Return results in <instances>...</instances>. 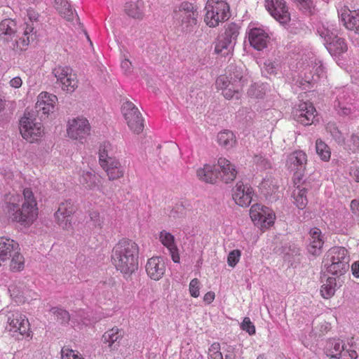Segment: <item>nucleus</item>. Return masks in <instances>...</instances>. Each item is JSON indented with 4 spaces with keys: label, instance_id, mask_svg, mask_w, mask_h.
I'll use <instances>...</instances> for the list:
<instances>
[{
    "label": "nucleus",
    "instance_id": "f257e3e1",
    "mask_svg": "<svg viewBox=\"0 0 359 359\" xmlns=\"http://www.w3.org/2000/svg\"><path fill=\"white\" fill-rule=\"evenodd\" d=\"M5 201L4 210L12 221L30 225L37 218V203L30 189H24L22 196L9 193L6 196Z\"/></svg>",
    "mask_w": 359,
    "mask_h": 359
},
{
    "label": "nucleus",
    "instance_id": "f03ea898",
    "mask_svg": "<svg viewBox=\"0 0 359 359\" xmlns=\"http://www.w3.org/2000/svg\"><path fill=\"white\" fill-rule=\"evenodd\" d=\"M139 247L134 241L123 238L114 247L111 262L116 269L124 275H130L138 267Z\"/></svg>",
    "mask_w": 359,
    "mask_h": 359
},
{
    "label": "nucleus",
    "instance_id": "7ed1b4c3",
    "mask_svg": "<svg viewBox=\"0 0 359 359\" xmlns=\"http://www.w3.org/2000/svg\"><path fill=\"white\" fill-rule=\"evenodd\" d=\"M247 79L241 68L231 67L227 75H221L216 80L217 88L222 90L223 96L230 100L240 99L241 91Z\"/></svg>",
    "mask_w": 359,
    "mask_h": 359
},
{
    "label": "nucleus",
    "instance_id": "20e7f679",
    "mask_svg": "<svg viewBox=\"0 0 359 359\" xmlns=\"http://www.w3.org/2000/svg\"><path fill=\"white\" fill-rule=\"evenodd\" d=\"M300 81L297 83L306 89L309 86H313L319 79L325 76V68L322 62L316 58L313 53H309L297 63Z\"/></svg>",
    "mask_w": 359,
    "mask_h": 359
},
{
    "label": "nucleus",
    "instance_id": "39448f33",
    "mask_svg": "<svg viewBox=\"0 0 359 359\" xmlns=\"http://www.w3.org/2000/svg\"><path fill=\"white\" fill-rule=\"evenodd\" d=\"M339 29L336 23L326 22L317 27V32L323 39L325 47L332 56H339L348 50L345 40L338 36Z\"/></svg>",
    "mask_w": 359,
    "mask_h": 359
},
{
    "label": "nucleus",
    "instance_id": "423d86ee",
    "mask_svg": "<svg viewBox=\"0 0 359 359\" xmlns=\"http://www.w3.org/2000/svg\"><path fill=\"white\" fill-rule=\"evenodd\" d=\"M349 261L346 249L343 247H334L327 252L325 265L329 273L341 275L348 270Z\"/></svg>",
    "mask_w": 359,
    "mask_h": 359
},
{
    "label": "nucleus",
    "instance_id": "0eeeda50",
    "mask_svg": "<svg viewBox=\"0 0 359 359\" xmlns=\"http://www.w3.org/2000/svg\"><path fill=\"white\" fill-rule=\"evenodd\" d=\"M204 22L210 27H216L229 18V4L222 0H208Z\"/></svg>",
    "mask_w": 359,
    "mask_h": 359
},
{
    "label": "nucleus",
    "instance_id": "6e6552de",
    "mask_svg": "<svg viewBox=\"0 0 359 359\" xmlns=\"http://www.w3.org/2000/svg\"><path fill=\"white\" fill-rule=\"evenodd\" d=\"M20 132L23 139L33 143L42 138L44 128L41 122L28 113L25 114L20 121Z\"/></svg>",
    "mask_w": 359,
    "mask_h": 359
},
{
    "label": "nucleus",
    "instance_id": "1a4fd4ad",
    "mask_svg": "<svg viewBox=\"0 0 359 359\" xmlns=\"http://www.w3.org/2000/svg\"><path fill=\"white\" fill-rule=\"evenodd\" d=\"M197 16L194 5L185 1L180 4L178 11H175L174 18L182 32H189L196 25Z\"/></svg>",
    "mask_w": 359,
    "mask_h": 359
},
{
    "label": "nucleus",
    "instance_id": "9d476101",
    "mask_svg": "<svg viewBox=\"0 0 359 359\" xmlns=\"http://www.w3.org/2000/svg\"><path fill=\"white\" fill-rule=\"evenodd\" d=\"M238 34V27L236 24L229 25L224 32L218 36L215 41V52L223 56L229 55L233 48Z\"/></svg>",
    "mask_w": 359,
    "mask_h": 359
},
{
    "label": "nucleus",
    "instance_id": "9b49d317",
    "mask_svg": "<svg viewBox=\"0 0 359 359\" xmlns=\"http://www.w3.org/2000/svg\"><path fill=\"white\" fill-rule=\"evenodd\" d=\"M250 216L255 225L261 229H269L274 224L276 219L274 212L259 203L251 206Z\"/></svg>",
    "mask_w": 359,
    "mask_h": 359
},
{
    "label": "nucleus",
    "instance_id": "f8f14e48",
    "mask_svg": "<svg viewBox=\"0 0 359 359\" xmlns=\"http://www.w3.org/2000/svg\"><path fill=\"white\" fill-rule=\"evenodd\" d=\"M62 90L74 92L78 87V79L73 69L66 65H57L52 71Z\"/></svg>",
    "mask_w": 359,
    "mask_h": 359
},
{
    "label": "nucleus",
    "instance_id": "ddd939ff",
    "mask_svg": "<svg viewBox=\"0 0 359 359\" xmlns=\"http://www.w3.org/2000/svg\"><path fill=\"white\" fill-rule=\"evenodd\" d=\"M90 128L88 120L83 116H79L68 121L67 133L70 139L82 142L90 135Z\"/></svg>",
    "mask_w": 359,
    "mask_h": 359
},
{
    "label": "nucleus",
    "instance_id": "4468645a",
    "mask_svg": "<svg viewBox=\"0 0 359 359\" xmlns=\"http://www.w3.org/2000/svg\"><path fill=\"white\" fill-rule=\"evenodd\" d=\"M121 112L130 130L137 134L143 130L144 124L142 114L132 102L125 101L122 104Z\"/></svg>",
    "mask_w": 359,
    "mask_h": 359
},
{
    "label": "nucleus",
    "instance_id": "2eb2a0df",
    "mask_svg": "<svg viewBox=\"0 0 359 359\" xmlns=\"http://www.w3.org/2000/svg\"><path fill=\"white\" fill-rule=\"evenodd\" d=\"M246 36L250 46L257 50L266 48L270 39L269 29L266 27L253 23L248 25Z\"/></svg>",
    "mask_w": 359,
    "mask_h": 359
},
{
    "label": "nucleus",
    "instance_id": "dca6fc26",
    "mask_svg": "<svg viewBox=\"0 0 359 359\" xmlns=\"http://www.w3.org/2000/svg\"><path fill=\"white\" fill-rule=\"evenodd\" d=\"M27 19H25V22L21 25L22 34L25 37L16 41L17 47L21 49H26L30 41L34 40V23L38 20L39 15L34 10L29 8L27 10Z\"/></svg>",
    "mask_w": 359,
    "mask_h": 359
},
{
    "label": "nucleus",
    "instance_id": "f3484780",
    "mask_svg": "<svg viewBox=\"0 0 359 359\" xmlns=\"http://www.w3.org/2000/svg\"><path fill=\"white\" fill-rule=\"evenodd\" d=\"M24 37L22 34L21 26L17 28L16 22L13 20L5 19L0 22V39L4 41L15 39L11 46L14 50H23L17 47L16 41H19L20 38Z\"/></svg>",
    "mask_w": 359,
    "mask_h": 359
},
{
    "label": "nucleus",
    "instance_id": "a211bd4d",
    "mask_svg": "<svg viewBox=\"0 0 359 359\" xmlns=\"http://www.w3.org/2000/svg\"><path fill=\"white\" fill-rule=\"evenodd\" d=\"M294 119L304 126H310L315 123L317 111L311 102L299 103L292 111Z\"/></svg>",
    "mask_w": 359,
    "mask_h": 359
},
{
    "label": "nucleus",
    "instance_id": "6ab92c4d",
    "mask_svg": "<svg viewBox=\"0 0 359 359\" xmlns=\"http://www.w3.org/2000/svg\"><path fill=\"white\" fill-rule=\"evenodd\" d=\"M76 173L79 176L78 180L82 187L87 190L101 191L102 177L92 168H89L88 170L76 168Z\"/></svg>",
    "mask_w": 359,
    "mask_h": 359
},
{
    "label": "nucleus",
    "instance_id": "aec40b11",
    "mask_svg": "<svg viewBox=\"0 0 359 359\" xmlns=\"http://www.w3.org/2000/svg\"><path fill=\"white\" fill-rule=\"evenodd\" d=\"M266 8L280 24H286L290 21V14L284 0H266Z\"/></svg>",
    "mask_w": 359,
    "mask_h": 359
},
{
    "label": "nucleus",
    "instance_id": "412c9836",
    "mask_svg": "<svg viewBox=\"0 0 359 359\" xmlns=\"http://www.w3.org/2000/svg\"><path fill=\"white\" fill-rule=\"evenodd\" d=\"M75 212V207L71 201H65L60 204L55 213L57 224L63 229L69 230L72 228V215Z\"/></svg>",
    "mask_w": 359,
    "mask_h": 359
},
{
    "label": "nucleus",
    "instance_id": "4be33fe9",
    "mask_svg": "<svg viewBox=\"0 0 359 359\" xmlns=\"http://www.w3.org/2000/svg\"><path fill=\"white\" fill-rule=\"evenodd\" d=\"M253 194V189L241 182L236 183L232 191L233 201L241 207H248L251 203Z\"/></svg>",
    "mask_w": 359,
    "mask_h": 359
},
{
    "label": "nucleus",
    "instance_id": "5701e85b",
    "mask_svg": "<svg viewBox=\"0 0 359 359\" xmlns=\"http://www.w3.org/2000/svg\"><path fill=\"white\" fill-rule=\"evenodd\" d=\"M145 270L147 276L154 280L161 279L166 271V264L163 257L154 256L147 259Z\"/></svg>",
    "mask_w": 359,
    "mask_h": 359
},
{
    "label": "nucleus",
    "instance_id": "b1692460",
    "mask_svg": "<svg viewBox=\"0 0 359 359\" xmlns=\"http://www.w3.org/2000/svg\"><path fill=\"white\" fill-rule=\"evenodd\" d=\"M9 330L19 332L20 334H28L29 323L25 315L19 311H13L8 318Z\"/></svg>",
    "mask_w": 359,
    "mask_h": 359
},
{
    "label": "nucleus",
    "instance_id": "393cba45",
    "mask_svg": "<svg viewBox=\"0 0 359 359\" xmlns=\"http://www.w3.org/2000/svg\"><path fill=\"white\" fill-rule=\"evenodd\" d=\"M158 241L167 249L173 262L179 263L180 257L175 237L170 232L162 230L158 233Z\"/></svg>",
    "mask_w": 359,
    "mask_h": 359
},
{
    "label": "nucleus",
    "instance_id": "a878e982",
    "mask_svg": "<svg viewBox=\"0 0 359 359\" xmlns=\"http://www.w3.org/2000/svg\"><path fill=\"white\" fill-rule=\"evenodd\" d=\"M57 102V97L56 95L48 92H41L37 96L36 109L39 113L41 112L43 114L48 116L54 111Z\"/></svg>",
    "mask_w": 359,
    "mask_h": 359
},
{
    "label": "nucleus",
    "instance_id": "bb28decb",
    "mask_svg": "<svg viewBox=\"0 0 359 359\" xmlns=\"http://www.w3.org/2000/svg\"><path fill=\"white\" fill-rule=\"evenodd\" d=\"M338 14L347 29L359 34V11H351L347 7H344L338 11Z\"/></svg>",
    "mask_w": 359,
    "mask_h": 359
},
{
    "label": "nucleus",
    "instance_id": "cd10ccee",
    "mask_svg": "<svg viewBox=\"0 0 359 359\" xmlns=\"http://www.w3.org/2000/svg\"><path fill=\"white\" fill-rule=\"evenodd\" d=\"M217 172L219 178L225 183L233 181L236 177L237 171L235 165L225 158H219L217 160Z\"/></svg>",
    "mask_w": 359,
    "mask_h": 359
},
{
    "label": "nucleus",
    "instance_id": "c85d7f7f",
    "mask_svg": "<svg viewBox=\"0 0 359 359\" xmlns=\"http://www.w3.org/2000/svg\"><path fill=\"white\" fill-rule=\"evenodd\" d=\"M111 181L122 177L125 170L118 158H110L100 164Z\"/></svg>",
    "mask_w": 359,
    "mask_h": 359
},
{
    "label": "nucleus",
    "instance_id": "c756f323",
    "mask_svg": "<svg viewBox=\"0 0 359 359\" xmlns=\"http://www.w3.org/2000/svg\"><path fill=\"white\" fill-rule=\"evenodd\" d=\"M18 247V243L14 240L6 236L0 237V266L10 260Z\"/></svg>",
    "mask_w": 359,
    "mask_h": 359
},
{
    "label": "nucleus",
    "instance_id": "7c9ffc66",
    "mask_svg": "<svg viewBox=\"0 0 359 359\" xmlns=\"http://www.w3.org/2000/svg\"><path fill=\"white\" fill-rule=\"evenodd\" d=\"M306 162V154L302 151H296L288 156L286 165L290 170L301 172L305 170Z\"/></svg>",
    "mask_w": 359,
    "mask_h": 359
},
{
    "label": "nucleus",
    "instance_id": "2f4dec72",
    "mask_svg": "<svg viewBox=\"0 0 359 359\" xmlns=\"http://www.w3.org/2000/svg\"><path fill=\"white\" fill-rule=\"evenodd\" d=\"M8 291L11 297L15 299L16 302L25 303L29 302L33 299H36L38 294L32 290L22 287V286L10 285Z\"/></svg>",
    "mask_w": 359,
    "mask_h": 359
},
{
    "label": "nucleus",
    "instance_id": "473e14b6",
    "mask_svg": "<svg viewBox=\"0 0 359 359\" xmlns=\"http://www.w3.org/2000/svg\"><path fill=\"white\" fill-rule=\"evenodd\" d=\"M196 176L199 180L209 184H215L219 179L217 168L215 165L208 163L197 169Z\"/></svg>",
    "mask_w": 359,
    "mask_h": 359
},
{
    "label": "nucleus",
    "instance_id": "72a5a7b5",
    "mask_svg": "<svg viewBox=\"0 0 359 359\" xmlns=\"http://www.w3.org/2000/svg\"><path fill=\"white\" fill-rule=\"evenodd\" d=\"M326 354L330 359H344L346 354L344 344L339 339H331L327 342Z\"/></svg>",
    "mask_w": 359,
    "mask_h": 359
},
{
    "label": "nucleus",
    "instance_id": "f704fd0d",
    "mask_svg": "<svg viewBox=\"0 0 359 359\" xmlns=\"http://www.w3.org/2000/svg\"><path fill=\"white\" fill-rule=\"evenodd\" d=\"M310 244L308 247L309 252L313 255H318L320 253L324 241L319 229L315 227L310 230Z\"/></svg>",
    "mask_w": 359,
    "mask_h": 359
},
{
    "label": "nucleus",
    "instance_id": "c9c22d12",
    "mask_svg": "<svg viewBox=\"0 0 359 359\" xmlns=\"http://www.w3.org/2000/svg\"><path fill=\"white\" fill-rule=\"evenodd\" d=\"M122 336L123 334L121 330L117 327H113L103 334V342L110 348V350H115L119 346V343L122 339Z\"/></svg>",
    "mask_w": 359,
    "mask_h": 359
},
{
    "label": "nucleus",
    "instance_id": "e433bc0d",
    "mask_svg": "<svg viewBox=\"0 0 359 359\" xmlns=\"http://www.w3.org/2000/svg\"><path fill=\"white\" fill-rule=\"evenodd\" d=\"M208 359H235L232 351L221 348L219 343H213L208 349Z\"/></svg>",
    "mask_w": 359,
    "mask_h": 359
},
{
    "label": "nucleus",
    "instance_id": "4c0bfd02",
    "mask_svg": "<svg viewBox=\"0 0 359 359\" xmlns=\"http://www.w3.org/2000/svg\"><path fill=\"white\" fill-rule=\"evenodd\" d=\"M126 13L136 19H142L144 13V2L142 0H137L135 2L127 3L125 6Z\"/></svg>",
    "mask_w": 359,
    "mask_h": 359
},
{
    "label": "nucleus",
    "instance_id": "58836bf2",
    "mask_svg": "<svg viewBox=\"0 0 359 359\" xmlns=\"http://www.w3.org/2000/svg\"><path fill=\"white\" fill-rule=\"evenodd\" d=\"M116 147L114 146L109 142H104L100 147L99 149V162L100 164L110 158H116L117 153Z\"/></svg>",
    "mask_w": 359,
    "mask_h": 359
},
{
    "label": "nucleus",
    "instance_id": "ea45409f",
    "mask_svg": "<svg viewBox=\"0 0 359 359\" xmlns=\"http://www.w3.org/2000/svg\"><path fill=\"white\" fill-rule=\"evenodd\" d=\"M350 98L347 96V93L343 92L339 94L334 104V107L338 113L343 115H348L352 110Z\"/></svg>",
    "mask_w": 359,
    "mask_h": 359
},
{
    "label": "nucleus",
    "instance_id": "a19ab883",
    "mask_svg": "<svg viewBox=\"0 0 359 359\" xmlns=\"http://www.w3.org/2000/svg\"><path fill=\"white\" fill-rule=\"evenodd\" d=\"M217 142L226 149H231L236 144L235 135L230 130H224L218 133Z\"/></svg>",
    "mask_w": 359,
    "mask_h": 359
},
{
    "label": "nucleus",
    "instance_id": "79ce46f5",
    "mask_svg": "<svg viewBox=\"0 0 359 359\" xmlns=\"http://www.w3.org/2000/svg\"><path fill=\"white\" fill-rule=\"evenodd\" d=\"M280 69V63L278 60L267 59L261 67V71L264 76L269 77L271 75H276Z\"/></svg>",
    "mask_w": 359,
    "mask_h": 359
},
{
    "label": "nucleus",
    "instance_id": "37998d69",
    "mask_svg": "<svg viewBox=\"0 0 359 359\" xmlns=\"http://www.w3.org/2000/svg\"><path fill=\"white\" fill-rule=\"evenodd\" d=\"M337 280L334 277H329L322 285L320 293L323 298L329 299L332 297L336 291Z\"/></svg>",
    "mask_w": 359,
    "mask_h": 359
},
{
    "label": "nucleus",
    "instance_id": "c03bdc74",
    "mask_svg": "<svg viewBox=\"0 0 359 359\" xmlns=\"http://www.w3.org/2000/svg\"><path fill=\"white\" fill-rule=\"evenodd\" d=\"M10 268L13 271H19L24 269L25 259L20 252V248H17V252L12 254L10 260Z\"/></svg>",
    "mask_w": 359,
    "mask_h": 359
},
{
    "label": "nucleus",
    "instance_id": "a18cd8bd",
    "mask_svg": "<svg viewBox=\"0 0 359 359\" xmlns=\"http://www.w3.org/2000/svg\"><path fill=\"white\" fill-rule=\"evenodd\" d=\"M306 194V190L304 188L298 187L293 191L294 203L300 210L304 209L308 203Z\"/></svg>",
    "mask_w": 359,
    "mask_h": 359
},
{
    "label": "nucleus",
    "instance_id": "49530a36",
    "mask_svg": "<svg viewBox=\"0 0 359 359\" xmlns=\"http://www.w3.org/2000/svg\"><path fill=\"white\" fill-rule=\"evenodd\" d=\"M316 150L320 159L328 161L331 156L330 149L322 140L318 139L316 142Z\"/></svg>",
    "mask_w": 359,
    "mask_h": 359
},
{
    "label": "nucleus",
    "instance_id": "de8ad7c7",
    "mask_svg": "<svg viewBox=\"0 0 359 359\" xmlns=\"http://www.w3.org/2000/svg\"><path fill=\"white\" fill-rule=\"evenodd\" d=\"M326 131L330 134L332 137L339 144L344 143V136L338 129L334 123L330 122L325 126Z\"/></svg>",
    "mask_w": 359,
    "mask_h": 359
},
{
    "label": "nucleus",
    "instance_id": "09e8293b",
    "mask_svg": "<svg viewBox=\"0 0 359 359\" xmlns=\"http://www.w3.org/2000/svg\"><path fill=\"white\" fill-rule=\"evenodd\" d=\"M277 188L276 181L271 177L264 178L260 183V189L266 195L272 194Z\"/></svg>",
    "mask_w": 359,
    "mask_h": 359
},
{
    "label": "nucleus",
    "instance_id": "8fccbe9b",
    "mask_svg": "<svg viewBox=\"0 0 359 359\" xmlns=\"http://www.w3.org/2000/svg\"><path fill=\"white\" fill-rule=\"evenodd\" d=\"M51 311L55 316L57 320L61 323H67L70 320V316L66 310L58 307H54L52 308Z\"/></svg>",
    "mask_w": 359,
    "mask_h": 359
},
{
    "label": "nucleus",
    "instance_id": "3c124183",
    "mask_svg": "<svg viewBox=\"0 0 359 359\" xmlns=\"http://www.w3.org/2000/svg\"><path fill=\"white\" fill-rule=\"evenodd\" d=\"M241 257V251L233 250L229 252L227 256V264L229 266L233 268L239 262Z\"/></svg>",
    "mask_w": 359,
    "mask_h": 359
},
{
    "label": "nucleus",
    "instance_id": "603ef678",
    "mask_svg": "<svg viewBox=\"0 0 359 359\" xmlns=\"http://www.w3.org/2000/svg\"><path fill=\"white\" fill-rule=\"evenodd\" d=\"M253 163L259 170H265L271 168L270 161L262 155H255L253 158Z\"/></svg>",
    "mask_w": 359,
    "mask_h": 359
},
{
    "label": "nucleus",
    "instance_id": "864d4df0",
    "mask_svg": "<svg viewBox=\"0 0 359 359\" xmlns=\"http://www.w3.org/2000/svg\"><path fill=\"white\" fill-rule=\"evenodd\" d=\"M61 357L62 359H84L79 352L66 348L62 349Z\"/></svg>",
    "mask_w": 359,
    "mask_h": 359
},
{
    "label": "nucleus",
    "instance_id": "5fc2aeb1",
    "mask_svg": "<svg viewBox=\"0 0 359 359\" xmlns=\"http://www.w3.org/2000/svg\"><path fill=\"white\" fill-rule=\"evenodd\" d=\"M201 283L197 278H194L189 283V293L193 297H198L200 295Z\"/></svg>",
    "mask_w": 359,
    "mask_h": 359
},
{
    "label": "nucleus",
    "instance_id": "6e6d98bb",
    "mask_svg": "<svg viewBox=\"0 0 359 359\" xmlns=\"http://www.w3.org/2000/svg\"><path fill=\"white\" fill-rule=\"evenodd\" d=\"M241 328L243 331L248 332L250 335H253L255 334V327L248 317L244 318L243 322L241 324Z\"/></svg>",
    "mask_w": 359,
    "mask_h": 359
},
{
    "label": "nucleus",
    "instance_id": "4d7b16f0",
    "mask_svg": "<svg viewBox=\"0 0 359 359\" xmlns=\"http://www.w3.org/2000/svg\"><path fill=\"white\" fill-rule=\"evenodd\" d=\"M90 219L95 228L101 229L103 224V218H102L97 211H92L90 215Z\"/></svg>",
    "mask_w": 359,
    "mask_h": 359
},
{
    "label": "nucleus",
    "instance_id": "13d9d810",
    "mask_svg": "<svg viewBox=\"0 0 359 359\" xmlns=\"http://www.w3.org/2000/svg\"><path fill=\"white\" fill-rule=\"evenodd\" d=\"M262 90L263 88L262 86L255 84L250 87L248 93L250 96H254L255 97H261L262 96Z\"/></svg>",
    "mask_w": 359,
    "mask_h": 359
},
{
    "label": "nucleus",
    "instance_id": "bf43d9fd",
    "mask_svg": "<svg viewBox=\"0 0 359 359\" xmlns=\"http://www.w3.org/2000/svg\"><path fill=\"white\" fill-rule=\"evenodd\" d=\"M59 12L63 15L64 18L67 20H70L74 15V11L72 8L70 4H68V6H65L59 10Z\"/></svg>",
    "mask_w": 359,
    "mask_h": 359
},
{
    "label": "nucleus",
    "instance_id": "052dcab7",
    "mask_svg": "<svg viewBox=\"0 0 359 359\" xmlns=\"http://www.w3.org/2000/svg\"><path fill=\"white\" fill-rule=\"evenodd\" d=\"M350 149L353 151L359 150V134H353L350 140Z\"/></svg>",
    "mask_w": 359,
    "mask_h": 359
},
{
    "label": "nucleus",
    "instance_id": "680f3d73",
    "mask_svg": "<svg viewBox=\"0 0 359 359\" xmlns=\"http://www.w3.org/2000/svg\"><path fill=\"white\" fill-rule=\"evenodd\" d=\"M22 85V80L20 76H15L9 81V86L13 88H19Z\"/></svg>",
    "mask_w": 359,
    "mask_h": 359
},
{
    "label": "nucleus",
    "instance_id": "e2e57ef3",
    "mask_svg": "<svg viewBox=\"0 0 359 359\" xmlns=\"http://www.w3.org/2000/svg\"><path fill=\"white\" fill-rule=\"evenodd\" d=\"M121 69L123 71L126 73H130L132 69V63L128 59H124L122 60L121 64Z\"/></svg>",
    "mask_w": 359,
    "mask_h": 359
},
{
    "label": "nucleus",
    "instance_id": "0e129e2a",
    "mask_svg": "<svg viewBox=\"0 0 359 359\" xmlns=\"http://www.w3.org/2000/svg\"><path fill=\"white\" fill-rule=\"evenodd\" d=\"M215 298V292L210 291V292H208L204 295L203 301L205 302V303L210 304V303H212L213 302Z\"/></svg>",
    "mask_w": 359,
    "mask_h": 359
},
{
    "label": "nucleus",
    "instance_id": "69168bd1",
    "mask_svg": "<svg viewBox=\"0 0 359 359\" xmlns=\"http://www.w3.org/2000/svg\"><path fill=\"white\" fill-rule=\"evenodd\" d=\"M351 271L353 276L358 278H359V261L353 262L351 265Z\"/></svg>",
    "mask_w": 359,
    "mask_h": 359
},
{
    "label": "nucleus",
    "instance_id": "338daca9",
    "mask_svg": "<svg viewBox=\"0 0 359 359\" xmlns=\"http://www.w3.org/2000/svg\"><path fill=\"white\" fill-rule=\"evenodd\" d=\"M351 209L354 214L359 213V200L354 199L351 202Z\"/></svg>",
    "mask_w": 359,
    "mask_h": 359
},
{
    "label": "nucleus",
    "instance_id": "774afa93",
    "mask_svg": "<svg viewBox=\"0 0 359 359\" xmlns=\"http://www.w3.org/2000/svg\"><path fill=\"white\" fill-rule=\"evenodd\" d=\"M54 1L58 11L65 6H68V4H69L67 0H54Z\"/></svg>",
    "mask_w": 359,
    "mask_h": 359
}]
</instances>
